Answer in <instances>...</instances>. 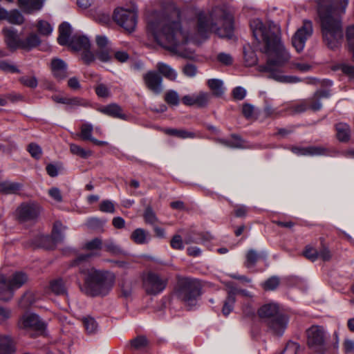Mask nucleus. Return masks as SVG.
<instances>
[{
    "label": "nucleus",
    "mask_w": 354,
    "mask_h": 354,
    "mask_svg": "<svg viewBox=\"0 0 354 354\" xmlns=\"http://www.w3.org/2000/svg\"><path fill=\"white\" fill-rule=\"evenodd\" d=\"M233 30L232 16L219 7L208 12H200L184 21L180 19L179 10H174L169 13L155 12L147 24L148 33L154 41L174 51L187 42H201L212 33L220 37H230Z\"/></svg>",
    "instance_id": "f257e3e1"
},
{
    "label": "nucleus",
    "mask_w": 354,
    "mask_h": 354,
    "mask_svg": "<svg viewBox=\"0 0 354 354\" xmlns=\"http://www.w3.org/2000/svg\"><path fill=\"white\" fill-rule=\"evenodd\" d=\"M250 27L256 41L257 48L268 56L266 65L260 66L259 70L269 73L268 77L281 83H297L299 78L292 75H284L280 68L290 59V53L284 47L281 39V28L272 21L263 24L254 19Z\"/></svg>",
    "instance_id": "f03ea898"
},
{
    "label": "nucleus",
    "mask_w": 354,
    "mask_h": 354,
    "mask_svg": "<svg viewBox=\"0 0 354 354\" xmlns=\"http://www.w3.org/2000/svg\"><path fill=\"white\" fill-rule=\"evenodd\" d=\"M348 0H319L318 14L325 43L331 49L338 47L343 33L340 17L345 12Z\"/></svg>",
    "instance_id": "7ed1b4c3"
},
{
    "label": "nucleus",
    "mask_w": 354,
    "mask_h": 354,
    "mask_svg": "<svg viewBox=\"0 0 354 354\" xmlns=\"http://www.w3.org/2000/svg\"><path fill=\"white\" fill-rule=\"evenodd\" d=\"M80 271L84 274V291L88 295L105 296L114 286L115 277L111 272L97 270L93 267H80Z\"/></svg>",
    "instance_id": "20e7f679"
},
{
    "label": "nucleus",
    "mask_w": 354,
    "mask_h": 354,
    "mask_svg": "<svg viewBox=\"0 0 354 354\" xmlns=\"http://www.w3.org/2000/svg\"><path fill=\"white\" fill-rule=\"evenodd\" d=\"M306 343L315 353L324 354L328 348L329 335L323 326L313 325L306 330Z\"/></svg>",
    "instance_id": "39448f33"
},
{
    "label": "nucleus",
    "mask_w": 354,
    "mask_h": 354,
    "mask_svg": "<svg viewBox=\"0 0 354 354\" xmlns=\"http://www.w3.org/2000/svg\"><path fill=\"white\" fill-rule=\"evenodd\" d=\"M179 296L190 308L197 304L199 297L200 284L194 279H185L180 283Z\"/></svg>",
    "instance_id": "423d86ee"
},
{
    "label": "nucleus",
    "mask_w": 354,
    "mask_h": 354,
    "mask_svg": "<svg viewBox=\"0 0 354 354\" xmlns=\"http://www.w3.org/2000/svg\"><path fill=\"white\" fill-rule=\"evenodd\" d=\"M114 21L127 31H133L137 24V10L118 8L113 12Z\"/></svg>",
    "instance_id": "0eeeda50"
},
{
    "label": "nucleus",
    "mask_w": 354,
    "mask_h": 354,
    "mask_svg": "<svg viewBox=\"0 0 354 354\" xmlns=\"http://www.w3.org/2000/svg\"><path fill=\"white\" fill-rule=\"evenodd\" d=\"M313 32L312 22L309 20H304L303 25L297 29L291 39L292 45L297 53L303 51L306 42L312 35Z\"/></svg>",
    "instance_id": "6e6552de"
},
{
    "label": "nucleus",
    "mask_w": 354,
    "mask_h": 354,
    "mask_svg": "<svg viewBox=\"0 0 354 354\" xmlns=\"http://www.w3.org/2000/svg\"><path fill=\"white\" fill-rule=\"evenodd\" d=\"M18 327L26 331L42 333L46 327L45 323L40 317L32 313L26 312L21 315L18 321Z\"/></svg>",
    "instance_id": "1a4fd4ad"
},
{
    "label": "nucleus",
    "mask_w": 354,
    "mask_h": 354,
    "mask_svg": "<svg viewBox=\"0 0 354 354\" xmlns=\"http://www.w3.org/2000/svg\"><path fill=\"white\" fill-rule=\"evenodd\" d=\"M167 283L166 278L154 272H149L143 279L144 288L149 295H156L160 293L165 289Z\"/></svg>",
    "instance_id": "9d476101"
},
{
    "label": "nucleus",
    "mask_w": 354,
    "mask_h": 354,
    "mask_svg": "<svg viewBox=\"0 0 354 354\" xmlns=\"http://www.w3.org/2000/svg\"><path fill=\"white\" fill-rule=\"evenodd\" d=\"M40 210L39 205L35 203H23L17 208V214L21 221H33L38 217Z\"/></svg>",
    "instance_id": "9b49d317"
},
{
    "label": "nucleus",
    "mask_w": 354,
    "mask_h": 354,
    "mask_svg": "<svg viewBox=\"0 0 354 354\" xmlns=\"http://www.w3.org/2000/svg\"><path fill=\"white\" fill-rule=\"evenodd\" d=\"M288 317L286 315L280 313L275 317L268 320V326L272 333L281 336L288 326Z\"/></svg>",
    "instance_id": "f8f14e48"
},
{
    "label": "nucleus",
    "mask_w": 354,
    "mask_h": 354,
    "mask_svg": "<svg viewBox=\"0 0 354 354\" xmlns=\"http://www.w3.org/2000/svg\"><path fill=\"white\" fill-rule=\"evenodd\" d=\"M291 151L297 156H330L328 149L323 147L310 146L308 147H293Z\"/></svg>",
    "instance_id": "ddd939ff"
},
{
    "label": "nucleus",
    "mask_w": 354,
    "mask_h": 354,
    "mask_svg": "<svg viewBox=\"0 0 354 354\" xmlns=\"http://www.w3.org/2000/svg\"><path fill=\"white\" fill-rule=\"evenodd\" d=\"M144 80L147 88L156 94L162 90V77L155 71H149L144 75Z\"/></svg>",
    "instance_id": "4468645a"
},
{
    "label": "nucleus",
    "mask_w": 354,
    "mask_h": 354,
    "mask_svg": "<svg viewBox=\"0 0 354 354\" xmlns=\"http://www.w3.org/2000/svg\"><path fill=\"white\" fill-rule=\"evenodd\" d=\"M2 32L5 37V42L10 49H21L22 39L20 38L16 30L12 28H6L3 29Z\"/></svg>",
    "instance_id": "2eb2a0df"
},
{
    "label": "nucleus",
    "mask_w": 354,
    "mask_h": 354,
    "mask_svg": "<svg viewBox=\"0 0 354 354\" xmlns=\"http://www.w3.org/2000/svg\"><path fill=\"white\" fill-rule=\"evenodd\" d=\"M69 46L73 50L80 51L82 50L90 49L91 43L89 39L85 35L76 34L69 41Z\"/></svg>",
    "instance_id": "dca6fc26"
},
{
    "label": "nucleus",
    "mask_w": 354,
    "mask_h": 354,
    "mask_svg": "<svg viewBox=\"0 0 354 354\" xmlns=\"http://www.w3.org/2000/svg\"><path fill=\"white\" fill-rule=\"evenodd\" d=\"M51 70L53 75L58 80H62L67 76V65L61 59H53L51 62Z\"/></svg>",
    "instance_id": "f3484780"
},
{
    "label": "nucleus",
    "mask_w": 354,
    "mask_h": 354,
    "mask_svg": "<svg viewBox=\"0 0 354 354\" xmlns=\"http://www.w3.org/2000/svg\"><path fill=\"white\" fill-rule=\"evenodd\" d=\"M258 314L261 318L268 320L279 315V306L277 303L270 302L263 305L258 310Z\"/></svg>",
    "instance_id": "a211bd4d"
},
{
    "label": "nucleus",
    "mask_w": 354,
    "mask_h": 354,
    "mask_svg": "<svg viewBox=\"0 0 354 354\" xmlns=\"http://www.w3.org/2000/svg\"><path fill=\"white\" fill-rule=\"evenodd\" d=\"M14 290L8 279L3 274H0V300H10L13 296Z\"/></svg>",
    "instance_id": "6ab92c4d"
},
{
    "label": "nucleus",
    "mask_w": 354,
    "mask_h": 354,
    "mask_svg": "<svg viewBox=\"0 0 354 354\" xmlns=\"http://www.w3.org/2000/svg\"><path fill=\"white\" fill-rule=\"evenodd\" d=\"M329 96L330 92L328 90L317 91L311 98L307 99L309 102L308 109L314 111L320 110L322 108L320 100L322 98H328Z\"/></svg>",
    "instance_id": "aec40b11"
},
{
    "label": "nucleus",
    "mask_w": 354,
    "mask_h": 354,
    "mask_svg": "<svg viewBox=\"0 0 354 354\" xmlns=\"http://www.w3.org/2000/svg\"><path fill=\"white\" fill-rule=\"evenodd\" d=\"M66 229V226L63 225L60 222L57 221L54 224L52 237L50 238L48 236H42L41 239L44 241H46L51 239L55 243L61 242L64 239V232Z\"/></svg>",
    "instance_id": "412c9836"
},
{
    "label": "nucleus",
    "mask_w": 354,
    "mask_h": 354,
    "mask_svg": "<svg viewBox=\"0 0 354 354\" xmlns=\"http://www.w3.org/2000/svg\"><path fill=\"white\" fill-rule=\"evenodd\" d=\"M131 239L136 244H147L151 240L150 234L142 228H137L131 234Z\"/></svg>",
    "instance_id": "4be33fe9"
},
{
    "label": "nucleus",
    "mask_w": 354,
    "mask_h": 354,
    "mask_svg": "<svg viewBox=\"0 0 354 354\" xmlns=\"http://www.w3.org/2000/svg\"><path fill=\"white\" fill-rule=\"evenodd\" d=\"M100 111L111 117L120 119H126V115L122 113V109L116 104H112L100 108Z\"/></svg>",
    "instance_id": "5701e85b"
},
{
    "label": "nucleus",
    "mask_w": 354,
    "mask_h": 354,
    "mask_svg": "<svg viewBox=\"0 0 354 354\" xmlns=\"http://www.w3.org/2000/svg\"><path fill=\"white\" fill-rule=\"evenodd\" d=\"M49 290L57 295H66L67 288L62 278H57L50 281Z\"/></svg>",
    "instance_id": "b1692460"
},
{
    "label": "nucleus",
    "mask_w": 354,
    "mask_h": 354,
    "mask_svg": "<svg viewBox=\"0 0 354 354\" xmlns=\"http://www.w3.org/2000/svg\"><path fill=\"white\" fill-rule=\"evenodd\" d=\"M59 37L57 38L58 43L64 46L69 41V37L71 34V26L67 22L62 23L59 27Z\"/></svg>",
    "instance_id": "393cba45"
},
{
    "label": "nucleus",
    "mask_w": 354,
    "mask_h": 354,
    "mask_svg": "<svg viewBox=\"0 0 354 354\" xmlns=\"http://www.w3.org/2000/svg\"><path fill=\"white\" fill-rule=\"evenodd\" d=\"M218 142L223 144V145L231 148L245 149L249 147V146L244 140H241L239 137L236 136H232L229 139L218 140Z\"/></svg>",
    "instance_id": "a878e982"
},
{
    "label": "nucleus",
    "mask_w": 354,
    "mask_h": 354,
    "mask_svg": "<svg viewBox=\"0 0 354 354\" xmlns=\"http://www.w3.org/2000/svg\"><path fill=\"white\" fill-rule=\"evenodd\" d=\"M41 43V40L35 33L30 34L25 39H22L21 49L30 50L37 47Z\"/></svg>",
    "instance_id": "bb28decb"
},
{
    "label": "nucleus",
    "mask_w": 354,
    "mask_h": 354,
    "mask_svg": "<svg viewBox=\"0 0 354 354\" xmlns=\"http://www.w3.org/2000/svg\"><path fill=\"white\" fill-rule=\"evenodd\" d=\"M45 0H19L20 5L26 12H32L34 10H40Z\"/></svg>",
    "instance_id": "cd10ccee"
},
{
    "label": "nucleus",
    "mask_w": 354,
    "mask_h": 354,
    "mask_svg": "<svg viewBox=\"0 0 354 354\" xmlns=\"http://www.w3.org/2000/svg\"><path fill=\"white\" fill-rule=\"evenodd\" d=\"M13 342L9 336L0 337V354H13L15 353Z\"/></svg>",
    "instance_id": "c85d7f7f"
},
{
    "label": "nucleus",
    "mask_w": 354,
    "mask_h": 354,
    "mask_svg": "<svg viewBox=\"0 0 354 354\" xmlns=\"http://www.w3.org/2000/svg\"><path fill=\"white\" fill-rule=\"evenodd\" d=\"M165 133L169 136H173L179 138H194L196 135L195 133L185 129H166Z\"/></svg>",
    "instance_id": "c756f323"
},
{
    "label": "nucleus",
    "mask_w": 354,
    "mask_h": 354,
    "mask_svg": "<svg viewBox=\"0 0 354 354\" xmlns=\"http://www.w3.org/2000/svg\"><path fill=\"white\" fill-rule=\"evenodd\" d=\"M207 85L214 95L220 97L224 93L225 88L222 80L209 79L207 81Z\"/></svg>",
    "instance_id": "7c9ffc66"
},
{
    "label": "nucleus",
    "mask_w": 354,
    "mask_h": 354,
    "mask_svg": "<svg viewBox=\"0 0 354 354\" xmlns=\"http://www.w3.org/2000/svg\"><path fill=\"white\" fill-rule=\"evenodd\" d=\"M236 291L231 290L228 292V296L224 301L222 308V313L225 316H227L234 309V305L236 301Z\"/></svg>",
    "instance_id": "2f4dec72"
},
{
    "label": "nucleus",
    "mask_w": 354,
    "mask_h": 354,
    "mask_svg": "<svg viewBox=\"0 0 354 354\" xmlns=\"http://www.w3.org/2000/svg\"><path fill=\"white\" fill-rule=\"evenodd\" d=\"M337 136L339 141L347 142L350 139V128L346 123H338L336 125Z\"/></svg>",
    "instance_id": "473e14b6"
},
{
    "label": "nucleus",
    "mask_w": 354,
    "mask_h": 354,
    "mask_svg": "<svg viewBox=\"0 0 354 354\" xmlns=\"http://www.w3.org/2000/svg\"><path fill=\"white\" fill-rule=\"evenodd\" d=\"M157 68L162 75L170 80H175L177 77L176 71L166 64L162 62L158 63L157 64Z\"/></svg>",
    "instance_id": "72a5a7b5"
},
{
    "label": "nucleus",
    "mask_w": 354,
    "mask_h": 354,
    "mask_svg": "<svg viewBox=\"0 0 354 354\" xmlns=\"http://www.w3.org/2000/svg\"><path fill=\"white\" fill-rule=\"evenodd\" d=\"M82 323L88 334H95L99 330L98 324L92 317H85L82 319Z\"/></svg>",
    "instance_id": "f704fd0d"
},
{
    "label": "nucleus",
    "mask_w": 354,
    "mask_h": 354,
    "mask_svg": "<svg viewBox=\"0 0 354 354\" xmlns=\"http://www.w3.org/2000/svg\"><path fill=\"white\" fill-rule=\"evenodd\" d=\"M27 279L28 277L26 274L21 272H18L15 273L12 277L8 279V281H10L13 288L15 290L19 288L23 284H24Z\"/></svg>",
    "instance_id": "c9c22d12"
},
{
    "label": "nucleus",
    "mask_w": 354,
    "mask_h": 354,
    "mask_svg": "<svg viewBox=\"0 0 354 354\" xmlns=\"http://www.w3.org/2000/svg\"><path fill=\"white\" fill-rule=\"evenodd\" d=\"M21 185L13 182L0 183V191L5 194H15L20 190Z\"/></svg>",
    "instance_id": "e433bc0d"
},
{
    "label": "nucleus",
    "mask_w": 354,
    "mask_h": 354,
    "mask_svg": "<svg viewBox=\"0 0 354 354\" xmlns=\"http://www.w3.org/2000/svg\"><path fill=\"white\" fill-rule=\"evenodd\" d=\"M304 348L298 343L290 341L286 344V348L281 354H304Z\"/></svg>",
    "instance_id": "4c0bfd02"
},
{
    "label": "nucleus",
    "mask_w": 354,
    "mask_h": 354,
    "mask_svg": "<svg viewBox=\"0 0 354 354\" xmlns=\"http://www.w3.org/2000/svg\"><path fill=\"white\" fill-rule=\"evenodd\" d=\"M113 50L111 47L97 49L96 52L97 58L103 62H108L112 59Z\"/></svg>",
    "instance_id": "58836bf2"
},
{
    "label": "nucleus",
    "mask_w": 354,
    "mask_h": 354,
    "mask_svg": "<svg viewBox=\"0 0 354 354\" xmlns=\"http://www.w3.org/2000/svg\"><path fill=\"white\" fill-rule=\"evenodd\" d=\"M80 137L84 140H91L93 138L92 136V132L93 131V127L91 123L85 122L82 124L80 127Z\"/></svg>",
    "instance_id": "ea45409f"
},
{
    "label": "nucleus",
    "mask_w": 354,
    "mask_h": 354,
    "mask_svg": "<svg viewBox=\"0 0 354 354\" xmlns=\"http://www.w3.org/2000/svg\"><path fill=\"white\" fill-rule=\"evenodd\" d=\"M346 41L349 52L354 60V25L348 26L346 32Z\"/></svg>",
    "instance_id": "a19ab883"
},
{
    "label": "nucleus",
    "mask_w": 354,
    "mask_h": 354,
    "mask_svg": "<svg viewBox=\"0 0 354 354\" xmlns=\"http://www.w3.org/2000/svg\"><path fill=\"white\" fill-rule=\"evenodd\" d=\"M36 301L35 295L32 292H28L24 295L19 301V306L22 308H27Z\"/></svg>",
    "instance_id": "79ce46f5"
},
{
    "label": "nucleus",
    "mask_w": 354,
    "mask_h": 354,
    "mask_svg": "<svg viewBox=\"0 0 354 354\" xmlns=\"http://www.w3.org/2000/svg\"><path fill=\"white\" fill-rule=\"evenodd\" d=\"M70 150L73 154L79 156L83 158H86L92 155L91 151L85 150L84 149L82 148L80 146L75 145V144H71L70 145Z\"/></svg>",
    "instance_id": "37998d69"
},
{
    "label": "nucleus",
    "mask_w": 354,
    "mask_h": 354,
    "mask_svg": "<svg viewBox=\"0 0 354 354\" xmlns=\"http://www.w3.org/2000/svg\"><path fill=\"white\" fill-rule=\"evenodd\" d=\"M106 251L113 254H120L123 253L121 248L117 245L113 240H108L104 244Z\"/></svg>",
    "instance_id": "c03bdc74"
},
{
    "label": "nucleus",
    "mask_w": 354,
    "mask_h": 354,
    "mask_svg": "<svg viewBox=\"0 0 354 354\" xmlns=\"http://www.w3.org/2000/svg\"><path fill=\"white\" fill-rule=\"evenodd\" d=\"M23 15L17 10L9 11L8 21L13 24H21L24 22Z\"/></svg>",
    "instance_id": "a18cd8bd"
},
{
    "label": "nucleus",
    "mask_w": 354,
    "mask_h": 354,
    "mask_svg": "<svg viewBox=\"0 0 354 354\" xmlns=\"http://www.w3.org/2000/svg\"><path fill=\"white\" fill-rule=\"evenodd\" d=\"M37 28L41 35L46 36L50 35L53 30V27L48 22L44 20L38 21Z\"/></svg>",
    "instance_id": "49530a36"
},
{
    "label": "nucleus",
    "mask_w": 354,
    "mask_h": 354,
    "mask_svg": "<svg viewBox=\"0 0 354 354\" xmlns=\"http://www.w3.org/2000/svg\"><path fill=\"white\" fill-rule=\"evenodd\" d=\"M244 59L245 64L248 66H252L255 65L257 63V57L255 54V53L249 49V50H244Z\"/></svg>",
    "instance_id": "de8ad7c7"
},
{
    "label": "nucleus",
    "mask_w": 354,
    "mask_h": 354,
    "mask_svg": "<svg viewBox=\"0 0 354 354\" xmlns=\"http://www.w3.org/2000/svg\"><path fill=\"white\" fill-rule=\"evenodd\" d=\"M195 104L198 106H204L206 105L209 99V95L207 93L201 92L194 93Z\"/></svg>",
    "instance_id": "09e8293b"
},
{
    "label": "nucleus",
    "mask_w": 354,
    "mask_h": 354,
    "mask_svg": "<svg viewBox=\"0 0 354 354\" xmlns=\"http://www.w3.org/2000/svg\"><path fill=\"white\" fill-rule=\"evenodd\" d=\"M102 246V241L98 238H95L89 241H87L84 245V248L89 251L99 250Z\"/></svg>",
    "instance_id": "8fccbe9b"
},
{
    "label": "nucleus",
    "mask_w": 354,
    "mask_h": 354,
    "mask_svg": "<svg viewBox=\"0 0 354 354\" xmlns=\"http://www.w3.org/2000/svg\"><path fill=\"white\" fill-rule=\"evenodd\" d=\"M131 346L135 349H142L147 345V339L144 336H138L131 342Z\"/></svg>",
    "instance_id": "3c124183"
},
{
    "label": "nucleus",
    "mask_w": 354,
    "mask_h": 354,
    "mask_svg": "<svg viewBox=\"0 0 354 354\" xmlns=\"http://www.w3.org/2000/svg\"><path fill=\"white\" fill-rule=\"evenodd\" d=\"M165 101L171 105L176 106L179 103V96L174 91H169L165 94Z\"/></svg>",
    "instance_id": "603ef678"
},
{
    "label": "nucleus",
    "mask_w": 354,
    "mask_h": 354,
    "mask_svg": "<svg viewBox=\"0 0 354 354\" xmlns=\"http://www.w3.org/2000/svg\"><path fill=\"white\" fill-rule=\"evenodd\" d=\"M259 258L258 254L256 251L250 250L248 251L246 256L245 265L248 268H250L254 266Z\"/></svg>",
    "instance_id": "864d4df0"
},
{
    "label": "nucleus",
    "mask_w": 354,
    "mask_h": 354,
    "mask_svg": "<svg viewBox=\"0 0 354 354\" xmlns=\"http://www.w3.org/2000/svg\"><path fill=\"white\" fill-rule=\"evenodd\" d=\"M95 92L100 97H109L111 95V91L109 87L103 84H99L95 87Z\"/></svg>",
    "instance_id": "5fc2aeb1"
},
{
    "label": "nucleus",
    "mask_w": 354,
    "mask_h": 354,
    "mask_svg": "<svg viewBox=\"0 0 354 354\" xmlns=\"http://www.w3.org/2000/svg\"><path fill=\"white\" fill-rule=\"evenodd\" d=\"M28 150L33 158H35V159L40 158L42 153V151L41 147L35 143L30 144L28 147Z\"/></svg>",
    "instance_id": "6e6d98bb"
},
{
    "label": "nucleus",
    "mask_w": 354,
    "mask_h": 354,
    "mask_svg": "<svg viewBox=\"0 0 354 354\" xmlns=\"http://www.w3.org/2000/svg\"><path fill=\"white\" fill-rule=\"evenodd\" d=\"M308 102L307 99L299 102L298 104L292 106V111L295 113H299L308 110Z\"/></svg>",
    "instance_id": "4d7b16f0"
},
{
    "label": "nucleus",
    "mask_w": 354,
    "mask_h": 354,
    "mask_svg": "<svg viewBox=\"0 0 354 354\" xmlns=\"http://www.w3.org/2000/svg\"><path fill=\"white\" fill-rule=\"evenodd\" d=\"M279 279L276 277H272L264 282L263 288L265 290H272L279 286Z\"/></svg>",
    "instance_id": "13d9d810"
},
{
    "label": "nucleus",
    "mask_w": 354,
    "mask_h": 354,
    "mask_svg": "<svg viewBox=\"0 0 354 354\" xmlns=\"http://www.w3.org/2000/svg\"><path fill=\"white\" fill-rule=\"evenodd\" d=\"M304 256L308 259L314 261L318 259V251L310 246H307L304 252Z\"/></svg>",
    "instance_id": "bf43d9fd"
},
{
    "label": "nucleus",
    "mask_w": 354,
    "mask_h": 354,
    "mask_svg": "<svg viewBox=\"0 0 354 354\" xmlns=\"http://www.w3.org/2000/svg\"><path fill=\"white\" fill-rule=\"evenodd\" d=\"M0 69L8 73H18L19 70L14 64L6 61L0 62Z\"/></svg>",
    "instance_id": "052dcab7"
},
{
    "label": "nucleus",
    "mask_w": 354,
    "mask_h": 354,
    "mask_svg": "<svg viewBox=\"0 0 354 354\" xmlns=\"http://www.w3.org/2000/svg\"><path fill=\"white\" fill-rule=\"evenodd\" d=\"M100 209L104 212L113 213L114 212L115 207L112 201L106 200L101 203Z\"/></svg>",
    "instance_id": "680f3d73"
},
{
    "label": "nucleus",
    "mask_w": 354,
    "mask_h": 354,
    "mask_svg": "<svg viewBox=\"0 0 354 354\" xmlns=\"http://www.w3.org/2000/svg\"><path fill=\"white\" fill-rule=\"evenodd\" d=\"M183 72L188 77H193L197 73L196 67L193 64H187L183 68Z\"/></svg>",
    "instance_id": "e2e57ef3"
},
{
    "label": "nucleus",
    "mask_w": 354,
    "mask_h": 354,
    "mask_svg": "<svg viewBox=\"0 0 354 354\" xmlns=\"http://www.w3.org/2000/svg\"><path fill=\"white\" fill-rule=\"evenodd\" d=\"M144 217H145V221L150 224H154L157 221V218L155 215V213L153 212V210L151 208H147L145 210Z\"/></svg>",
    "instance_id": "0e129e2a"
},
{
    "label": "nucleus",
    "mask_w": 354,
    "mask_h": 354,
    "mask_svg": "<svg viewBox=\"0 0 354 354\" xmlns=\"http://www.w3.org/2000/svg\"><path fill=\"white\" fill-rule=\"evenodd\" d=\"M232 94L234 99L237 100H242L246 95V90L241 86H237L234 88Z\"/></svg>",
    "instance_id": "69168bd1"
},
{
    "label": "nucleus",
    "mask_w": 354,
    "mask_h": 354,
    "mask_svg": "<svg viewBox=\"0 0 354 354\" xmlns=\"http://www.w3.org/2000/svg\"><path fill=\"white\" fill-rule=\"evenodd\" d=\"M94 255L93 252H89L85 254H80L77 257L75 260L73 261V266H81L84 262L87 261L91 257Z\"/></svg>",
    "instance_id": "338daca9"
},
{
    "label": "nucleus",
    "mask_w": 354,
    "mask_h": 354,
    "mask_svg": "<svg viewBox=\"0 0 354 354\" xmlns=\"http://www.w3.org/2000/svg\"><path fill=\"white\" fill-rule=\"evenodd\" d=\"M342 72L350 78L354 79V66L348 64H344L341 66Z\"/></svg>",
    "instance_id": "774afa93"
}]
</instances>
